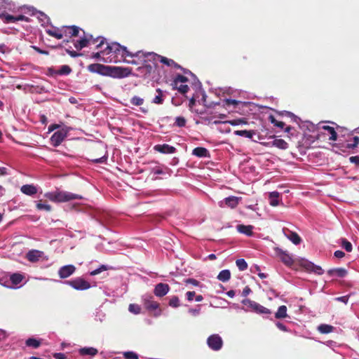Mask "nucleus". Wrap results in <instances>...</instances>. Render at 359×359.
<instances>
[{"label":"nucleus","instance_id":"59","mask_svg":"<svg viewBox=\"0 0 359 359\" xmlns=\"http://www.w3.org/2000/svg\"><path fill=\"white\" fill-rule=\"evenodd\" d=\"M349 161L357 165H359V156H353L349 158Z\"/></svg>","mask_w":359,"mask_h":359},{"label":"nucleus","instance_id":"16","mask_svg":"<svg viewBox=\"0 0 359 359\" xmlns=\"http://www.w3.org/2000/svg\"><path fill=\"white\" fill-rule=\"evenodd\" d=\"M266 147H275L280 149H287L288 148V144L283 139H275L271 142L262 143Z\"/></svg>","mask_w":359,"mask_h":359},{"label":"nucleus","instance_id":"10","mask_svg":"<svg viewBox=\"0 0 359 359\" xmlns=\"http://www.w3.org/2000/svg\"><path fill=\"white\" fill-rule=\"evenodd\" d=\"M91 39L92 35L90 34H86L85 32H83V36L80 39L74 42V47L77 50H81L90 44Z\"/></svg>","mask_w":359,"mask_h":359},{"label":"nucleus","instance_id":"31","mask_svg":"<svg viewBox=\"0 0 359 359\" xmlns=\"http://www.w3.org/2000/svg\"><path fill=\"white\" fill-rule=\"evenodd\" d=\"M25 344L27 346L33 347L34 348H37L40 346L41 342L39 340H37L34 338H29L26 340Z\"/></svg>","mask_w":359,"mask_h":359},{"label":"nucleus","instance_id":"41","mask_svg":"<svg viewBox=\"0 0 359 359\" xmlns=\"http://www.w3.org/2000/svg\"><path fill=\"white\" fill-rule=\"evenodd\" d=\"M36 208L39 210H45L49 212L51 210V206L46 203H42L41 201H39L36 204Z\"/></svg>","mask_w":359,"mask_h":359},{"label":"nucleus","instance_id":"24","mask_svg":"<svg viewBox=\"0 0 359 359\" xmlns=\"http://www.w3.org/2000/svg\"><path fill=\"white\" fill-rule=\"evenodd\" d=\"M156 92L157 95L155 96V97L152 100V103L156 104H162L164 101V93L161 88H157L156 90Z\"/></svg>","mask_w":359,"mask_h":359},{"label":"nucleus","instance_id":"30","mask_svg":"<svg viewBox=\"0 0 359 359\" xmlns=\"http://www.w3.org/2000/svg\"><path fill=\"white\" fill-rule=\"evenodd\" d=\"M24 278V276L20 273H13L11 276L10 280L13 285H18Z\"/></svg>","mask_w":359,"mask_h":359},{"label":"nucleus","instance_id":"22","mask_svg":"<svg viewBox=\"0 0 359 359\" xmlns=\"http://www.w3.org/2000/svg\"><path fill=\"white\" fill-rule=\"evenodd\" d=\"M192 154L199 158L208 157L210 156L209 151L206 148L201 147L194 149Z\"/></svg>","mask_w":359,"mask_h":359},{"label":"nucleus","instance_id":"62","mask_svg":"<svg viewBox=\"0 0 359 359\" xmlns=\"http://www.w3.org/2000/svg\"><path fill=\"white\" fill-rule=\"evenodd\" d=\"M32 48L34 50H35L37 53H40V54H42V55H48V51L47 50H41V48H39V47L37 46H32Z\"/></svg>","mask_w":359,"mask_h":359},{"label":"nucleus","instance_id":"27","mask_svg":"<svg viewBox=\"0 0 359 359\" xmlns=\"http://www.w3.org/2000/svg\"><path fill=\"white\" fill-rule=\"evenodd\" d=\"M79 353L82 355H89L94 356L97 353V350L93 347L82 348L79 350Z\"/></svg>","mask_w":359,"mask_h":359},{"label":"nucleus","instance_id":"55","mask_svg":"<svg viewBox=\"0 0 359 359\" xmlns=\"http://www.w3.org/2000/svg\"><path fill=\"white\" fill-rule=\"evenodd\" d=\"M224 102H225L226 105H227V106H230V105L236 106L239 103L238 101H237L236 100H232V99H226L224 100Z\"/></svg>","mask_w":359,"mask_h":359},{"label":"nucleus","instance_id":"61","mask_svg":"<svg viewBox=\"0 0 359 359\" xmlns=\"http://www.w3.org/2000/svg\"><path fill=\"white\" fill-rule=\"evenodd\" d=\"M334 299L336 301L341 302L344 304H347V302L348 301V296L346 295V296L339 297H336Z\"/></svg>","mask_w":359,"mask_h":359},{"label":"nucleus","instance_id":"38","mask_svg":"<svg viewBox=\"0 0 359 359\" xmlns=\"http://www.w3.org/2000/svg\"><path fill=\"white\" fill-rule=\"evenodd\" d=\"M111 45V44H110V46ZM108 46H109V45H107V48L103 51H100V52H97V53H93L92 57L94 58V59H100L102 55H104L105 53L106 54H109V53H111L112 52L115 53L114 50L110 51V50L107 48Z\"/></svg>","mask_w":359,"mask_h":359},{"label":"nucleus","instance_id":"13","mask_svg":"<svg viewBox=\"0 0 359 359\" xmlns=\"http://www.w3.org/2000/svg\"><path fill=\"white\" fill-rule=\"evenodd\" d=\"M76 271L74 265H65L62 266L58 271V275L60 278H67L72 276Z\"/></svg>","mask_w":359,"mask_h":359},{"label":"nucleus","instance_id":"53","mask_svg":"<svg viewBox=\"0 0 359 359\" xmlns=\"http://www.w3.org/2000/svg\"><path fill=\"white\" fill-rule=\"evenodd\" d=\"M229 123L231 126H236V125H238L241 123L246 124L247 121L245 120V118H238V119H234V120L229 121Z\"/></svg>","mask_w":359,"mask_h":359},{"label":"nucleus","instance_id":"46","mask_svg":"<svg viewBox=\"0 0 359 359\" xmlns=\"http://www.w3.org/2000/svg\"><path fill=\"white\" fill-rule=\"evenodd\" d=\"M72 72V69L68 65H62L58 71L60 75H67Z\"/></svg>","mask_w":359,"mask_h":359},{"label":"nucleus","instance_id":"50","mask_svg":"<svg viewBox=\"0 0 359 359\" xmlns=\"http://www.w3.org/2000/svg\"><path fill=\"white\" fill-rule=\"evenodd\" d=\"M173 88H177V90L182 94H185L189 89V86L186 84H181L180 86H177V87L173 86Z\"/></svg>","mask_w":359,"mask_h":359},{"label":"nucleus","instance_id":"23","mask_svg":"<svg viewBox=\"0 0 359 359\" xmlns=\"http://www.w3.org/2000/svg\"><path fill=\"white\" fill-rule=\"evenodd\" d=\"M241 198L236 196H229L224 199L225 204L231 208H236L238 203Z\"/></svg>","mask_w":359,"mask_h":359},{"label":"nucleus","instance_id":"42","mask_svg":"<svg viewBox=\"0 0 359 359\" xmlns=\"http://www.w3.org/2000/svg\"><path fill=\"white\" fill-rule=\"evenodd\" d=\"M130 103L135 106H141L144 103V100L140 97L134 96L130 99Z\"/></svg>","mask_w":359,"mask_h":359},{"label":"nucleus","instance_id":"32","mask_svg":"<svg viewBox=\"0 0 359 359\" xmlns=\"http://www.w3.org/2000/svg\"><path fill=\"white\" fill-rule=\"evenodd\" d=\"M0 18H1L3 19V21L5 23H11V22H16L15 16L8 14V13L0 14Z\"/></svg>","mask_w":359,"mask_h":359},{"label":"nucleus","instance_id":"1","mask_svg":"<svg viewBox=\"0 0 359 359\" xmlns=\"http://www.w3.org/2000/svg\"><path fill=\"white\" fill-rule=\"evenodd\" d=\"M107 48L109 49L110 51L114 50L116 53L121 51V55L123 57H137L142 62L151 64L154 69L157 67V62L160 61V55L157 53L154 52H144L142 50L132 53L128 50L126 46H121L118 43H111Z\"/></svg>","mask_w":359,"mask_h":359},{"label":"nucleus","instance_id":"17","mask_svg":"<svg viewBox=\"0 0 359 359\" xmlns=\"http://www.w3.org/2000/svg\"><path fill=\"white\" fill-rule=\"evenodd\" d=\"M154 149L158 152L165 154H173L176 151L175 147L168 144H156L154 146Z\"/></svg>","mask_w":359,"mask_h":359},{"label":"nucleus","instance_id":"63","mask_svg":"<svg viewBox=\"0 0 359 359\" xmlns=\"http://www.w3.org/2000/svg\"><path fill=\"white\" fill-rule=\"evenodd\" d=\"M334 255L335 257L341 259L345 256V253L341 250H337L334 252Z\"/></svg>","mask_w":359,"mask_h":359},{"label":"nucleus","instance_id":"14","mask_svg":"<svg viewBox=\"0 0 359 359\" xmlns=\"http://www.w3.org/2000/svg\"><path fill=\"white\" fill-rule=\"evenodd\" d=\"M154 69V68L151 64L142 62V66L137 67V71L139 72L141 76L146 79L150 76Z\"/></svg>","mask_w":359,"mask_h":359},{"label":"nucleus","instance_id":"48","mask_svg":"<svg viewBox=\"0 0 359 359\" xmlns=\"http://www.w3.org/2000/svg\"><path fill=\"white\" fill-rule=\"evenodd\" d=\"M160 62H162L163 64L168 66V67H171L172 65L174 64V60H172V59H168L164 56H162V55H160Z\"/></svg>","mask_w":359,"mask_h":359},{"label":"nucleus","instance_id":"57","mask_svg":"<svg viewBox=\"0 0 359 359\" xmlns=\"http://www.w3.org/2000/svg\"><path fill=\"white\" fill-rule=\"evenodd\" d=\"M66 52L72 57H76L82 55V53H79L75 50H71L69 49H66Z\"/></svg>","mask_w":359,"mask_h":359},{"label":"nucleus","instance_id":"47","mask_svg":"<svg viewBox=\"0 0 359 359\" xmlns=\"http://www.w3.org/2000/svg\"><path fill=\"white\" fill-rule=\"evenodd\" d=\"M169 306L173 308L180 306V300L177 296H173L169 301Z\"/></svg>","mask_w":359,"mask_h":359},{"label":"nucleus","instance_id":"3","mask_svg":"<svg viewBox=\"0 0 359 359\" xmlns=\"http://www.w3.org/2000/svg\"><path fill=\"white\" fill-rule=\"evenodd\" d=\"M45 196L55 203H64L75 199H81L82 196L65 191H55L45 194Z\"/></svg>","mask_w":359,"mask_h":359},{"label":"nucleus","instance_id":"64","mask_svg":"<svg viewBox=\"0 0 359 359\" xmlns=\"http://www.w3.org/2000/svg\"><path fill=\"white\" fill-rule=\"evenodd\" d=\"M53 357L55 359H65L66 356L65 353H55L53 354Z\"/></svg>","mask_w":359,"mask_h":359},{"label":"nucleus","instance_id":"51","mask_svg":"<svg viewBox=\"0 0 359 359\" xmlns=\"http://www.w3.org/2000/svg\"><path fill=\"white\" fill-rule=\"evenodd\" d=\"M123 355L126 359H138L137 354L133 351L125 352Z\"/></svg>","mask_w":359,"mask_h":359},{"label":"nucleus","instance_id":"34","mask_svg":"<svg viewBox=\"0 0 359 359\" xmlns=\"http://www.w3.org/2000/svg\"><path fill=\"white\" fill-rule=\"evenodd\" d=\"M318 330L320 332L323 334H328L332 332L334 327L332 325H326V324H322L319 325Z\"/></svg>","mask_w":359,"mask_h":359},{"label":"nucleus","instance_id":"15","mask_svg":"<svg viewBox=\"0 0 359 359\" xmlns=\"http://www.w3.org/2000/svg\"><path fill=\"white\" fill-rule=\"evenodd\" d=\"M283 232L284 235L294 245H299L302 242L301 237L296 233L287 228H283Z\"/></svg>","mask_w":359,"mask_h":359},{"label":"nucleus","instance_id":"56","mask_svg":"<svg viewBox=\"0 0 359 359\" xmlns=\"http://www.w3.org/2000/svg\"><path fill=\"white\" fill-rule=\"evenodd\" d=\"M184 283L187 284H191L194 286H198L199 285V282L194 278H187L184 280Z\"/></svg>","mask_w":359,"mask_h":359},{"label":"nucleus","instance_id":"20","mask_svg":"<svg viewBox=\"0 0 359 359\" xmlns=\"http://www.w3.org/2000/svg\"><path fill=\"white\" fill-rule=\"evenodd\" d=\"M237 231L243 234L251 236L253 234V226L252 225L238 224L236 226Z\"/></svg>","mask_w":359,"mask_h":359},{"label":"nucleus","instance_id":"21","mask_svg":"<svg viewBox=\"0 0 359 359\" xmlns=\"http://www.w3.org/2000/svg\"><path fill=\"white\" fill-rule=\"evenodd\" d=\"M21 191L27 196H32L37 193L36 187L33 184H25L21 187Z\"/></svg>","mask_w":359,"mask_h":359},{"label":"nucleus","instance_id":"29","mask_svg":"<svg viewBox=\"0 0 359 359\" xmlns=\"http://www.w3.org/2000/svg\"><path fill=\"white\" fill-rule=\"evenodd\" d=\"M323 129L324 130L327 131L330 134V137H329L330 140H332V141L337 140V133L333 127H331L330 126H323Z\"/></svg>","mask_w":359,"mask_h":359},{"label":"nucleus","instance_id":"58","mask_svg":"<svg viewBox=\"0 0 359 359\" xmlns=\"http://www.w3.org/2000/svg\"><path fill=\"white\" fill-rule=\"evenodd\" d=\"M16 22L18 21H25V22H29L30 19L24 15H18L15 16Z\"/></svg>","mask_w":359,"mask_h":359},{"label":"nucleus","instance_id":"11","mask_svg":"<svg viewBox=\"0 0 359 359\" xmlns=\"http://www.w3.org/2000/svg\"><path fill=\"white\" fill-rule=\"evenodd\" d=\"M80 30L81 29L76 25L63 26L61 28V32H63L64 36H69L70 38L79 36Z\"/></svg>","mask_w":359,"mask_h":359},{"label":"nucleus","instance_id":"45","mask_svg":"<svg viewBox=\"0 0 359 359\" xmlns=\"http://www.w3.org/2000/svg\"><path fill=\"white\" fill-rule=\"evenodd\" d=\"M108 267L106 265H101L98 269H95L90 272V276H96L104 271H107Z\"/></svg>","mask_w":359,"mask_h":359},{"label":"nucleus","instance_id":"43","mask_svg":"<svg viewBox=\"0 0 359 359\" xmlns=\"http://www.w3.org/2000/svg\"><path fill=\"white\" fill-rule=\"evenodd\" d=\"M341 246L348 252L352 251V244L346 238H342Z\"/></svg>","mask_w":359,"mask_h":359},{"label":"nucleus","instance_id":"4","mask_svg":"<svg viewBox=\"0 0 359 359\" xmlns=\"http://www.w3.org/2000/svg\"><path fill=\"white\" fill-rule=\"evenodd\" d=\"M142 302L144 308L154 317H158L161 315L162 310L160 309V304L154 300L151 295H144L142 297Z\"/></svg>","mask_w":359,"mask_h":359},{"label":"nucleus","instance_id":"26","mask_svg":"<svg viewBox=\"0 0 359 359\" xmlns=\"http://www.w3.org/2000/svg\"><path fill=\"white\" fill-rule=\"evenodd\" d=\"M231 278V273L229 270L224 269L219 272L217 276L218 280L222 282L228 281Z\"/></svg>","mask_w":359,"mask_h":359},{"label":"nucleus","instance_id":"54","mask_svg":"<svg viewBox=\"0 0 359 359\" xmlns=\"http://www.w3.org/2000/svg\"><path fill=\"white\" fill-rule=\"evenodd\" d=\"M107 160V156L104 154L101 157L95 158L92 159V161L96 163H102L106 162Z\"/></svg>","mask_w":359,"mask_h":359},{"label":"nucleus","instance_id":"39","mask_svg":"<svg viewBox=\"0 0 359 359\" xmlns=\"http://www.w3.org/2000/svg\"><path fill=\"white\" fill-rule=\"evenodd\" d=\"M269 120L275 126L278 127L280 128H283L285 125L284 122L276 120V118L272 115L269 116Z\"/></svg>","mask_w":359,"mask_h":359},{"label":"nucleus","instance_id":"49","mask_svg":"<svg viewBox=\"0 0 359 359\" xmlns=\"http://www.w3.org/2000/svg\"><path fill=\"white\" fill-rule=\"evenodd\" d=\"M359 144V137L358 136H355L353 137V143H348L346 145V148L347 149H355V147H357V146Z\"/></svg>","mask_w":359,"mask_h":359},{"label":"nucleus","instance_id":"19","mask_svg":"<svg viewBox=\"0 0 359 359\" xmlns=\"http://www.w3.org/2000/svg\"><path fill=\"white\" fill-rule=\"evenodd\" d=\"M347 271L344 268L332 269L327 271V274L330 276L344 278L347 275Z\"/></svg>","mask_w":359,"mask_h":359},{"label":"nucleus","instance_id":"28","mask_svg":"<svg viewBox=\"0 0 359 359\" xmlns=\"http://www.w3.org/2000/svg\"><path fill=\"white\" fill-rule=\"evenodd\" d=\"M287 316V307L285 305L280 306L277 312L275 313V317L277 319L285 318Z\"/></svg>","mask_w":359,"mask_h":359},{"label":"nucleus","instance_id":"36","mask_svg":"<svg viewBox=\"0 0 359 359\" xmlns=\"http://www.w3.org/2000/svg\"><path fill=\"white\" fill-rule=\"evenodd\" d=\"M141 310L140 306L137 304H130L128 306V311L135 315L140 314Z\"/></svg>","mask_w":359,"mask_h":359},{"label":"nucleus","instance_id":"25","mask_svg":"<svg viewBox=\"0 0 359 359\" xmlns=\"http://www.w3.org/2000/svg\"><path fill=\"white\" fill-rule=\"evenodd\" d=\"M234 134L236 135L245 137L249 139H252L253 135L255 134V130H235Z\"/></svg>","mask_w":359,"mask_h":359},{"label":"nucleus","instance_id":"18","mask_svg":"<svg viewBox=\"0 0 359 359\" xmlns=\"http://www.w3.org/2000/svg\"><path fill=\"white\" fill-rule=\"evenodd\" d=\"M42 252L37 250H32L27 253L26 258L31 262H36L39 261Z\"/></svg>","mask_w":359,"mask_h":359},{"label":"nucleus","instance_id":"8","mask_svg":"<svg viewBox=\"0 0 359 359\" xmlns=\"http://www.w3.org/2000/svg\"><path fill=\"white\" fill-rule=\"evenodd\" d=\"M207 344L213 351H219L222 348L223 341L219 334H212L207 339Z\"/></svg>","mask_w":359,"mask_h":359},{"label":"nucleus","instance_id":"40","mask_svg":"<svg viewBox=\"0 0 359 359\" xmlns=\"http://www.w3.org/2000/svg\"><path fill=\"white\" fill-rule=\"evenodd\" d=\"M236 264L241 271H244L248 268V264L243 259H237Z\"/></svg>","mask_w":359,"mask_h":359},{"label":"nucleus","instance_id":"44","mask_svg":"<svg viewBox=\"0 0 359 359\" xmlns=\"http://www.w3.org/2000/svg\"><path fill=\"white\" fill-rule=\"evenodd\" d=\"M187 123L186 119L183 116H177L175 118V124L178 127H184L185 126Z\"/></svg>","mask_w":359,"mask_h":359},{"label":"nucleus","instance_id":"5","mask_svg":"<svg viewBox=\"0 0 359 359\" xmlns=\"http://www.w3.org/2000/svg\"><path fill=\"white\" fill-rule=\"evenodd\" d=\"M69 128L67 127L62 128L58 130L50 137L51 144L54 147L59 146L65 138L67 136Z\"/></svg>","mask_w":359,"mask_h":359},{"label":"nucleus","instance_id":"35","mask_svg":"<svg viewBox=\"0 0 359 359\" xmlns=\"http://www.w3.org/2000/svg\"><path fill=\"white\" fill-rule=\"evenodd\" d=\"M187 81H188L187 77H186L183 75H181V74H177L173 80L172 85L175 86V87H177V86L178 85L179 83H186Z\"/></svg>","mask_w":359,"mask_h":359},{"label":"nucleus","instance_id":"2","mask_svg":"<svg viewBox=\"0 0 359 359\" xmlns=\"http://www.w3.org/2000/svg\"><path fill=\"white\" fill-rule=\"evenodd\" d=\"M91 73H97L102 76H110L114 79H123L132 74V69L129 67L107 66L99 63L90 64L87 67Z\"/></svg>","mask_w":359,"mask_h":359},{"label":"nucleus","instance_id":"7","mask_svg":"<svg viewBox=\"0 0 359 359\" xmlns=\"http://www.w3.org/2000/svg\"><path fill=\"white\" fill-rule=\"evenodd\" d=\"M243 303L245 305H247L248 306H249L250 308H251L252 309V311L256 312L257 313H259V314H271V311L269 309L262 306L261 304H258L256 302H254V301H252L250 299H246V300L243 301Z\"/></svg>","mask_w":359,"mask_h":359},{"label":"nucleus","instance_id":"9","mask_svg":"<svg viewBox=\"0 0 359 359\" xmlns=\"http://www.w3.org/2000/svg\"><path fill=\"white\" fill-rule=\"evenodd\" d=\"M274 251L276 256H278L285 264L290 266L293 264L294 260L292 256L286 251H284L278 247L274 248Z\"/></svg>","mask_w":359,"mask_h":359},{"label":"nucleus","instance_id":"52","mask_svg":"<svg viewBox=\"0 0 359 359\" xmlns=\"http://www.w3.org/2000/svg\"><path fill=\"white\" fill-rule=\"evenodd\" d=\"M311 271L318 275H322L324 273V270L321 266L314 264L311 266Z\"/></svg>","mask_w":359,"mask_h":359},{"label":"nucleus","instance_id":"6","mask_svg":"<svg viewBox=\"0 0 359 359\" xmlns=\"http://www.w3.org/2000/svg\"><path fill=\"white\" fill-rule=\"evenodd\" d=\"M66 283L76 290H86L90 287V284L81 277L68 280Z\"/></svg>","mask_w":359,"mask_h":359},{"label":"nucleus","instance_id":"60","mask_svg":"<svg viewBox=\"0 0 359 359\" xmlns=\"http://www.w3.org/2000/svg\"><path fill=\"white\" fill-rule=\"evenodd\" d=\"M195 295H196V292L194 291H189L186 293L187 298L188 301H189V302L193 300Z\"/></svg>","mask_w":359,"mask_h":359},{"label":"nucleus","instance_id":"33","mask_svg":"<svg viewBox=\"0 0 359 359\" xmlns=\"http://www.w3.org/2000/svg\"><path fill=\"white\" fill-rule=\"evenodd\" d=\"M47 34L50 36H53L57 39H61L64 36L63 32H61V29L60 30H51L48 29L47 31Z\"/></svg>","mask_w":359,"mask_h":359},{"label":"nucleus","instance_id":"37","mask_svg":"<svg viewBox=\"0 0 359 359\" xmlns=\"http://www.w3.org/2000/svg\"><path fill=\"white\" fill-rule=\"evenodd\" d=\"M104 41H105V39L103 37L93 38V36H92V39H91L90 44H96L97 42H99L96 45V48H99L104 43Z\"/></svg>","mask_w":359,"mask_h":359},{"label":"nucleus","instance_id":"12","mask_svg":"<svg viewBox=\"0 0 359 359\" xmlns=\"http://www.w3.org/2000/svg\"><path fill=\"white\" fill-rule=\"evenodd\" d=\"M170 290V286L166 283H160L156 285L154 294L158 297H163L166 295Z\"/></svg>","mask_w":359,"mask_h":359}]
</instances>
